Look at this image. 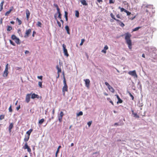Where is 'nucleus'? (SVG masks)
Returning <instances> with one entry per match:
<instances>
[{
    "label": "nucleus",
    "instance_id": "nucleus-1",
    "mask_svg": "<svg viewBox=\"0 0 157 157\" xmlns=\"http://www.w3.org/2000/svg\"><path fill=\"white\" fill-rule=\"evenodd\" d=\"M125 39L126 41V44L128 45V47L131 50L132 48V40L130 38L131 36V34L128 33H127L125 34Z\"/></svg>",
    "mask_w": 157,
    "mask_h": 157
},
{
    "label": "nucleus",
    "instance_id": "nucleus-2",
    "mask_svg": "<svg viewBox=\"0 0 157 157\" xmlns=\"http://www.w3.org/2000/svg\"><path fill=\"white\" fill-rule=\"evenodd\" d=\"M8 64L7 63L5 69L4 71L3 74V76L4 77H6L7 76L8 74L9 73L8 72Z\"/></svg>",
    "mask_w": 157,
    "mask_h": 157
},
{
    "label": "nucleus",
    "instance_id": "nucleus-3",
    "mask_svg": "<svg viewBox=\"0 0 157 157\" xmlns=\"http://www.w3.org/2000/svg\"><path fill=\"white\" fill-rule=\"evenodd\" d=\"M105 84L107 86L108 89L111 92L113 93L114 92V89L109 84L108 82H105Z\"/></svg>",
    "mask_w": 157,
    "mask_h": 157
},
{
    "label": "nucleus",
    "instance_id": "nucleus-4",
    "mask_svg": "<svg viewBox=\"0 0 157 157\" xmlns=\"http://www.w3.org/2000/svg\"><path fill=\"white\" fill-rule=\"evenodd\" d=\"M23 148L24 149H27V151L30 153L31 154V148L29 147L27 143L25 144L24 146L23 147Z\"/></svg>",
    "mask_w": 157,
    "mask_h": 157
},
{
    "label": "nucleus",
    "instance_id": "nucleus-5",
    "mask_svg": "<svg viewBox=\"0 0 157 157\" xmlns=\"http://www.w3.org/2000/svg\"><path fill=\"white\" fill-rule=\"evenodd\" d=\"M63 47L64 55L67 56H68L69 54L68 53L67 50L66 48V46L64 44H63Z\"/></svg>",
    "mask_w": 157,
    "mask_h": 157
},
{
    "label": "nucleus",
    "instance_id": "nucleus-6",
    "mask_svg": "<svg viewBox=\"0 0 157 157\" xmlns=\"http://www.w3.org/2000/svg\"><path fill=\"white\" fill-rule=\"evenodd\" d=\"M31 30L30 29L26 30L25 34L24 37L25 38L28 37L29 36V34L31 33Z\"/></svg>",
    "mask_w": 157,
    "mask_h": 157
},
{
    "label": "nucleus",
    "instance_id": "nucleus-7",
    "mask_svg": "<svg viewBox=\"0 0 157 157\" xmlns=\"http://www.w3.org/2000/svg\"><path fill=\"white\" fill-rule=\"evenodd\" d=\"M84 81L85 82L86 86L87 87V88H89L90 82V80L88 79H84Z\"/></svg>",
    "mask_w": 157,
    "mask_h": 157
},
{
    "label": "nucleus",
    "instance_id": "nucleus-8",
    "mask_svg": "<svg viewBox=\"0 0 157 157\" xmlns=\"http://www.w3.org/2000/svg\"><path fill=\"white\" fill-rule=\"evenodd\" d=\"M128 74L132 76H135L137 77V75L135 70H133L132 71H129L128 72Z\"/></svg>",
    "mask_w": 157,
    "mask_h": 157
},
{
    "label": "nucleus",
    "instance_id": "nucleus-9",
    "mask_svg": "<svg viewBox=\"0 0 157 157\" xmlns=\"http://www.w3.org/2000/svg\"><path fill=\"white\" fill-rule=\"evenodd\" d=\"M31 94H28L26 95L25 98V101L27 103H29L30 101Z\"/></svg>",
    "mask_w": 157,
    "mask_h": 157
},
{
    "label": "nucleus",
    "instance_id": "nucleus-10",
    "mask_svg": "<svg viewBox=\"0 0 157 157\" xmlns=\"http://www.w3.org/2000/svg\"><path fill=\"white\" fill-rule=\"evenodd\" d=\"M26 17L27 18V20L28 21L29 18V16L30 14V12L29 11L28 9H26Z\"/></svg>",
    "mask_w": 157,
    "mask_h": 157
},
{
    "label": "nucleus",
    "instance_id": "nucleus-11",
    "mask_svg": "<svg viewBox=\"0 0 157 157\" xmlns=\"http://www.w3.org/2000/svg\"><path fill=\"white\" fill-rule=\"evenodd\" d=\"M68 90L67 86H64L62 88V91L64 95H65V92L67 91Z\"/></svg>",
    "mask_w": 157,
    "mask_h": 157
},
{
    "label": "nucleus",
    "instance_id": "nucleus-12",
    "mask_svg": "<svg viewBox=\"0 0 157 157\" xmlns=\"http://www.w3.org/2000/svg\"><path fill=\"white\" fill-rule=\"evenodd\" d=\"M31 98L32 99H34L36 98H39V95L37 94H36L34 93H33L32 94Z\"/></svg>",
    "mask_w": 157,
    "mask_h": 157
},
{
    "label": "nucleus",
    "instance_id": "nucleus-13",
    "mask_svg": "<svg viewBox=\"0 0 157 157\" xmlns=\"http://www.w3.org/2000/svg\"><path fill=\"white\" fill-rule=\"evenodd\" d=\"M115 96H116V97L118 100V101L117 102V104L122 103L123 102V101L120 98L119 96L117 95H116Z\"/></svg>",
    "mask_w": 157,
    "mask_h": 157
},
{
    "label": "nucleus",
    "instance_id": "nucleus-14",
    "mask_svg": "<svg viewBox=\"0 0 157 157\" xmlns=\"http://www.w3.org/2000/svg\"><path fill=\"white\" fill-rule=\"evenodd\" d=\"M13 127V123H12L10 124L9 126V131L10 132H11V129Z\"/></svg>",
    "mask_w": 157,
    "mask_h": 157
},
{
    "label": "nucleus",
    "instance_id": "nucleus-15",
    "mask_svg": "<svg viewBox=\"0 0 157 157\" xmlns=\"http://www.w3.org/2000/svg\"><path fill=\"white\" fill-rule=\"evenodd\" d=\"M13 7L12 6L11 7L10 9L9 10L7 11L6 13H5V16H7L8 15L10 14L11 11L13 10Z\"/></svg>",
    "mask_w": 157,
    "mask_h": 157
},
{
    "label": "nucleus",
    "instance_id": "nucleus-16",
    "mask_svg": "<svg viewBox=\"0 0 157 157\" xmlns=\"http://www.w3.org/2000/svg\"><path fill=\"white\" fill-rule=\"evenodd\" d=\"M108 49V46L107 45H106L104 47V49L101 51V52L105 53H106V50Z\"/></svg>",
    "mask_w": 157,
    "mask_h": 157
},
{
    "label": "nucleus",
    "instance_id": "nucleus-17",
    "mask_svg": "<svg viewBox=\"0 0 157 157\" xmlns=\"http://www.w3.org/2000/svg\"><path fill=\"white\" fill-rule=\"evenodd\" d=\"M4 1H2L0 4V11H1L3 10V6L4 3Z\"/></svg>",
    "mask_w": 157,
    "mask_h": 157
},
{
    "label": "nucleus",
    "instance_id": "nucleus-18",
    "mask_svg": "<svg viewBox=\"0 0 157 157\" xmlns=\"http://www.w3.org/2000/svg\"><path fill=\"white\" fill-rule=\"evenodd\" d=\"M80 2L83 5L87 6L88 5L85 0H80Z\"/></svg>",
    "mask_w": 157,
    "mask_h": 157
},
{
    "label": "nucleus",
    "instance_id": "nucleus-19",
    "mask_svg": "<svg viewBox=\"0 0 157 157\" xmlns=\"http://www.w3.org/2000/svg\"><path fill=\"white\" fill-rule=\"evenodd\" d=\"M56 68L58 70L57 73L59 74L61 72V70L60 67H59L58 65L56 66Z\"/></svg>",
    "mask_w": 157,
    "mask_h": 157
},
{
    "label": "nucleus",
    "instance_id": "nucleus-20",
    "mask_svg": "<svg viewBox=\"0 0 157 157\" xmlns=\"http://www.w3.org/2000/svg\"><path fill=\"white\" fill-rule=\"evenodd\" d=\"M132 114L134 115V117H135L136 118H139V116L137 114V113H134L133 110H132Z\"/></svg>",
    "mask_w": 157,
    "mask_h": 157
},
{
    "label": "nucleus",
    "instance_id": "nucleus-21",
    "mask_svg": "<svg viewBox=\"0 0 157 157\" xmlns=\"http://www.w3.org/2000/svg\"><path fill=\"white\" fill-rule=\"evenodd\" d=\"M110 15L111 17L114 20H115L117 21H120V20H118V19H116L115 17V16H114V15L113 14V13H111L110 14Z\"/></svg>",
    "mask_w": 157,
    "mask_h": 157
},
{
    "label": "nucleus",
    "instance_id": "nucleus-22",
    "mask_svg": "<svg viewBox=\"0 0 157 157\" xmlns=\"http://www.w3.org/2000/svg\"><path fill=\"white\" fill-rule=\"evenodd\" d=\"M33 129H30L28 131H27L26 132V134L27 135V136H29L31 133L33 131Z\"/></svg>",
    "mask_w": 157,
    "mask_h": 157
},
{
    "label": "nucleus",
    "instance_id": "nucleus-23",
    "mask_svg": "<svg viewBox=\"0 0 157 157\" xmlns=\"http://www.w3.org/2000/svg\"><path fill=\"white\" fill-rule=\"evenodd\" d=\"M44 119L42 118L39 121L38 124L40 125H41L44 122Z\"/></svg>",
    "mask_w": 157,
    "mask_h": 157
},
{
    "label": "nucleus",
    "instance_id": "nucleus-24",
    "mask_svg": "<svg viewBox=\"0 0 157 157\" xmlns=\"http://www.w3.org/2000/svg\"><path fill=\"white\" fill-rule=\"evenodd\" d=\"M65 28L66 30L67 31V33L68 34H70V32L69 31V28L68 26L67 25H66L65 27Z\"/></svg>",
    "mask_w": 157,
    "mask_h": 157
},
{
    "label": "nucleus",
    "instance_id": "nucleus-25",
    "mask_svg": "<svg viewBox=\"0 0 157 157\" xmlns=\"http://www.w3.org/2000/svg\"><path fill=\"white\" fill-rule=\"evenodd\" d=\"M29 138V136H25V137L24 139V141L26 142L27 143V141H28Z\"/></svg>",
    "mask_w": 157,
    "mask_h": 157
},
{
    "label": "nucleus",
    "instance_id": "nucleus-26",
    "mask_svg": "<svg viewBox=\"0 0 157 157\" xmlns=\"http://www.w3.org/2000/svg\"><path fill=\"white\" fill-rule=\"evenodd\" d=\"M14 41L17 44H20V40L19 39V38H17L14 40Z\"/></svg>",
    "mask_w": 157,
    "mask_h": 157
},
{
    "label": "nucleus",
    "instance_id": "nucleus-27",
    "mask_svg": "<svg viewBox=\"0 0 157 157\" xmlns=\"http://www.w3.org/2000/svg\"><path fill=\"white\" fill-rule=\"evenodd\" d=\"M118 22V24L121 27H123L124 26V24L121 21H117Z\"/></svg>",
    "mask_w": 157,
    "mask_h": 157
},
{
    "label": "nucleus",
    "instance_id": "nucleus-28",
    "mask_svg": "<svg viewBox=\"0 0 157 157\" xmlns=\"http://www.w3.org/2000/svg\"><path fill=\"white\" fill-rule=\"evenodd\" d=\"M16 21H17L18 22V25H20L21 24L22 22L18 18H17L16 19Z\"/></svg>",
    "mask_w": 157,
    "mask_h": 157
},
{
    "label": "nucleus",
    "instance_id": "nucleus-29",
    "mask_svg": "<svg viewBox=\"0 0 157 157\" xmlns=\"http://www.w3.org/2000/svg\"><path fill=\"white\" fill-rule=\"evenodd\" d=\"M42 25V23L41 22L38 21L36 24V25L38 27H41Z\"/></svg>",
    "mask_w": 157,
    "mask_h": 157
},
{
    "label": "nucleus",
    "instance_id": "nucleus-30",
    "mask_svg": "<svg viewBox=\"0 0 157 157\" xmlns=\"http://www.w3.org/2000/svg\"><path fill=\"white\" fill-rule=\"evenodd\" d=\"M12 29V27L11 26H8L7 27V31H10Z\"/></svg>",
    "mask_w": 157,
    "mask_h": 157
},
{
    "label": "nucleus",
    "instance_id": "nucleus-31",
    "mask_svg": "<svg viewBox=\"0 0 157 157\" xmlns=\"http://www.w3.org/2000/svg\"><path fill=\"white\" fill-rule=\"evenodd\" d=\"M83 115V112L82 111H80L78 113H77V117H78L80 116H82Z\"/></svg>",
    "mask_w": 157,
    "mask_h": 157
},
{
    "label": "nucleus",
    "instance_id": "nucleus-32",
    "mask_svg": "<svg viewBox=\"0 0 157 157\" xmlns=\"http://www.w3.org/2000/svg\"><path fill=\"white\" fill-rule=\"evenodd\" d=\"M75 15L77 17H79V13L78 11L76 10L75 11Z\"/></svg>",
    "mask_w": 157,
    "mask_h": 157
},
{
    "label": "nucleus",
    "instance_id": "nucleus-33",
    "mask_svg": "<svg viewBox=\"0 0 157 157\" xmlns=\"http://www.w3.org/2000/svg\"><path fill=\"white\" fill-rule=\"evenodd\" d=\"M118 8L121 10V12H122L123 11H124L125 12V11H126V10L125 9L123 8H121V7H119Z\"/></svg>",
    "mask_w": 157,
    "mask_h": 157
},
{
    "label": "nucleus",
    "instance_id": "nucleus-34",
    "mask_svg": "<svg viewBox=\"0 0 157 157\" xmlns=\"http://www.w3.org/2000/svg\"><path fill=\"white\" fill-rule=\"evenodd\" d=\"M62 117L58 116V118L60 122H61L62 121Z\"/></svg>",
    "mask_w": 157,
    "mask_h": 157
},
{
    "label": "nucleus",
    "instance_id": "nucleus-35",
    "mask_svg": "<svg viewBox=\"0 0 157 157\" xmlns=\"http://www.w3.org/2000/svg\"><path fill=\"white\" fill-rule=\"evenodd\" d=\"M16 38H17V37L15 35H12L11 38L12 40H14Z\"/></svg>",
    "mask_w": 157,
    "mask_h": 157
},
{
    "label": "nucleus",
    "instance_id": "nucleus-36",
    "mask_svg": "<svg viewBox=\"0 0 157 157\" xmlns=\"http://www.w3.org/2000/svg\"><path fill=\"white\" fill-rule=\"evenodd\" d=\"M5 115H0V120H2L4 118Z\"/></svg>",
    "mask_w": 157,
    "mask_h": 157
},
{
    "label": "nucleus",
    "instance_id": "nucleus-37",
    "mask_svg": "<svg viewBox=\"0 0 157 157\" xmlns=\"http://www.w3.org/2000/svg\"><path fill=\"white\" fill-rule=\"evenodd\" d=\"M129 95L131 97L132 100H133L134 99V96L131 94L129 92H128Z\"/></svg>",
    "mask_w": 157,
    "mask_h": 157
},
{
    "label": "nucleus",
    "instance_id": "nucleus-38",
    "mask_svg": "<svg viewBox=\"0 0 157 157\" xmlns=\"http://www.w3.org/2000/svg\"><path fill=\"white\" fill-rule=\"evenodd\" d=\"M85 41V40L84 39H82L81 40V41L80 44V45L82 46L83 45L84 42Z\"/></svg>",
    "mask_w": 157,
    "mask_h": 157
},
{
    "label": "nucleus",
    "instance_id": "nucleus-39",
    "mask_svg": "<svg viewBox=\"0 0 157 157\" xmlns=\"http://www.w3.org/2000/svg\"><path fill=\"white\" fill-rule=\"evenodd\" d=\"M140 27H136L135 28H134L133 30V31H136L138 30L139 29H140Z\"/></svg>",
    "mask_w": 157,
    "mask_h": 157
},
{
    "label": "nucleus",
    "instance_id": "nucleus-40",
    "mask_svg": "<svg viewBox=\"0 0 157 157\" xmlns=\"http://www.w3.org/2000/svg\"><path fill=\"white\" fill-rule=\"evenodd\" d=\"M10 44H12V45L14 46H15V44L13 41H12L11 40H10Z\"/></svg>",
    "mask_w": 157,
    "mask_h": 157
},
{
    "label": "nucleus",
    "instance_id": "nucleus-41",
    "mask_svg": "<svg viewBox=\"0 0 157 157\" xmlns=\"http://www.w3.org/2000/svg\"><path fill=\"white\" fill-rule=\"evenodd\" d=\"M38 85L41 88H42V82H38Z\"/></svg>",
    "mask_w": 157,
    "mask_h": 157
},
{
    "label": "nucleus",
    "instance_id": "nucleus-42",
    "mask_svg": "<svg viewBox=\"0 0 157 157\" xmlns=\"http://www.w3.org/2000/svg\"><path fill=\"white\" fill-rule=\"evenodd\" d=\"M56 21H57V24L58 26L59 27H61V24L60 23L58 20H57Z\"/></svg>",
    "mask_w": 157,
    "mask_h": 157
},
{
    "label": "nucleus",
    "instance_id": "nucleus-43",
    "mask_svg": "<svg viewBox=\"0 0 157 157\" xmlns=\"http://www.w3.org/2000/svg\"><path fill=\"white\" fill-rule=\"evenodd\" d=\"M125 12L126 13L127 15L128 16H129L131 14V13L129 12L128 11H127V10H126V11H125Z\"/></svg>",
    "mask_w": 157,
    "mask_h": 157
},
{
    "label": "nucleus",
    "instance_id": "nucleus-44",
    "mask_svg": "<svg viewBox=\"0 0 157 157\" xmlns=\"http://www.w3.org/2000/svg\"><path fill=\"white\" fill-rule=\"evenodd\" d=\"M63 115H64V114H63V112L62 111H61L60 112L59 115V116L63 117Z\"/></svg>",
    "mask_w": 157,
    "mask_h": 157
},
{
    "label": "nucleus",
    "instance_id": "nucleus-45",
    "mask_svg": "<svg viewBox=\"0 0 157 157\" xmlns=\"http://www.w3.org/2000/svg\"><path fill=\"white\" fill-rule=\"evenodd\" d=\"M68 13L66 11H65V15H64L65 17H68Z\"/></svg>",
    "mask_w": 157,
    "mask_h": 157
},
{
    "label": "nucleus",
    "instance_id": "nucleus-46",
    "mask_svg": "<svg viewBox=\"0 0 157 157\" xmlns=\"http://www.w3.org/2000/svg\"><path fill=\"white\" fill-rule=\"evenodd\" d=\"M58 14H59V15H58V17H59L60 19H61L62 15H61V13H58Z\"/></svg>",
    "mask_w": 157,
    "mask_h": 157
},
{
    "label": "nucleus",
    "instance_id": "nucleus-47",
    "mask_svg": "<svg viewBox=\"0 0 157 157\" xmlns=\"http://www.w3.org/2000/svg\"><path fill=\"white\" fill-rule=\"evenodd\" d=\"M9 112H12V108H11V105L9 107Z\"/></svg>",
    "mask_w": 157,
    "mask_h": 157
},
{
    "label": "nucleus",
    "instance_id": "nucleus-48",
    "mask_svg": "<svg viewBox=\"0 0 157 157\" xmlns=\"http://www.w3.org/2000/svg\"><path fill=\"white\" fill-rule=\"evenodd\" d=\"M63 82L64 86H67V84H66V82L65 79L64 78L63 81Z\"/></svg>",
    "mask_w": 157,
    "mask_h": 157
},
{
    "label": "nucleus",
    "instance_id": "nucleus-49",
    "mask_svg": "<svg viewBox=\"0 0 157 157\" xmlns=\"http://www.w3.org/2000/svg\"><path fill=\"white\" fill-rule=\"evenodd\" d=\"M92 121H89L88 122L87 124L89 127H90V125H91V124H92Z\"/></svg>",
    "mask_w": 157,
    "mask_h": 157
},
{
    "label": "nucleus",
    "instance_id": "nucleus-50",
    "mask_svg": "<svg viewBox=\"0 0 157 157\" xmlns=\"http://www.w3.org/2000/svg\"><path fill=\"white\" fill-rule=\"evenodd\" d=\"M54 5V6L55 7H56V9H57V8H59V7H58V5L57 4H55H55H54V5Z\"/></svg>",
    "mask_w": 157,
    "mask_h": 157
},
{
    "label": "nucleus",
    "instance_id": "nucleus-51",
    "mask_svg": "<svg viewBox=\"0 0 157 157\" xmlns=\"http://www.w3.org/2000/svg\"><path fill=\"white\" fill-rule=\"evenodd\" d=\"M114 1H113V0H109V3L110 4L113 3H114Z\"/></svg>",
    "mask_w": 157,
    "mask_h": 157
},
{
    "label": "nucleus",
    "instance_id": "nucleus-52",
    "mask_svg": "<svg viewBox=\"0 0 157 157\" xmlns=\"http://www.w3.org/2000/svg\"><path fill=\"white\" fill-rule=\"evenodd\" d=\"M3 19V18H1L0 20V24H2Z\"/></svg>",
    "mask_w": 157,
    "mask_h": 157
},
{
    "label": "nucleus",
    "instance_id": "nucleus-53",
    "mask_svg": "<svg viewBox=\"0 0 157 157\" xmlns=\"http://www.w3.org/2000/svg\"><path fill=\"white\" fill-rule=\"evenodd\" d=\"M42 76H38L37 77V78H39V79H40L41 80H42Z\"/></svg>",
    "mask_w": 157,
    "mask_h": 157
},
{
    "label": "nucleus",
    "instance_id": "nucleus-54",
    "mask_svg": "<svg viewBox=\"0 0 157 157\" xmlns=\"http://www.w3.org/2000/svg\"><path fill=\"white\" fill-rule=\"evenodd\" d=\"M56 9L57 10V12L58 13H60V9L59 8H57V9Z\"/></svg>",
    "mask_w": 157,
    "mask_h": 157
},
{
    "label": "nucleus",
    "instance_id": "nucleus-55",
    "mask_svg": "<svg viewBox=\"0 0 157 157\" xmlns=\"http://www.w3.org/2000/svg\"><path fill=\"white\" fill-rule=\"evenodd\" d=\"M55 112V109H53L52 111V114L53 116H54V115Z\"/></svg>",
    "mask_w": 157,
    "mask_h": 157
},
{
    "label": "nucleus",
    "instance_id": "nucleus-56",
    "mask_svg": "<svg viewBox=\"0 0 157 157\" xmlns=\"http://www.w3.org/2000/svg\"><path fill=\"white\" fill-rule=\"evenodd\" d=\"M59 150H58V149H57V151H56V157L57 156V154L59 152Z\"/></svg>",
    "mask_w": 157,
    "mask_h": 157
},
{
    "label": "nucleus",
    "instance_id": "nucleus-57",
    "mask_svg": "<svg viewBox=\"0 0 157 157\" xmlns=\"http://www.w3.org/2000/svg\"><path fill=\"white\" fill-rule=\"evenodd\" d=\"M36 33V32L35 31H34L33 32V35H32V36H33V37H34V35Z\"/></svg>",
    "mask_w": 157,
    "mask_h": 157
},
{
    "label": "nucleus",
    "instance_id": "nucleus-58",
    "mask_svg": "<svg viewBox=\"0 0 157 157\" xmlns=\"http://www.w3.org/2000/svg\"><path fill=\"white\" fill-rule=\"evenodd\" d=\"M136 17V16H134L133 17H130L129 18V19L131 20H133L134 18H135Z\"/></svg>",
    "mask_w": 157,
    "mask_h": 157
},
{
    "label": "nucleus",
    "instance_id": "nucleus-59",
    "mask_svg": "<svg viewBox=\"0 0 157 157\" xmlns=\"http://www.w3.org/2000/svg\"><path fill=\"white\" fill-rule=\"evenodd\" d=\"M29 53V52L28 51L26 50L25 52V54H28Z\"/></svg>",
    "mask_w": 157,
    "mask_h": 157
},
{
    "label": "nucleus",
    "instance_id": "nucleus-60",
    "mask_svg": "<svg viewBox=\"0 0 157 157\" xmlns=\"http://www.w3.org/2000/svg\"><path fill=\"white\" fill-rule=\"evenodd\" d=\"M116 17L117 18H120V16L119 15V14H117V15H116Z\"/></svg>",
    "mask_w": 157,
    "mask_h": 157
},
{
    "label": "nucleus",
    "instance_id": "nucleus-61",
    "mask_svg": "<svg viewBox=\"0 0 157 157\" xmlns=\"http://www.w3.org/2000/svg\"><path fill=\"white\" fill-rule=\"evenodd\" d=\"M97 1L99 3H100L101 2H102V0H97Z\"/></svg>",
    "mask_w": 157,
    "mask_h": 157
},
{
    "label": "nucleus",
    "instance_id": "nucleus-62",
    "mask_svg": "<svg viewBox=\"0 0 157 157\" xmlns=\"http://www.w3.org/2000/svg\"><path fill=\"white\" fill-rule=\"evenodd\" d=\"M60 21L62 23V24H63L64 23L62 19H60Z\"/></svg>",
    "mask_w": 157,
    "mask_h": 157
},
{
    "label": "nucleus",
    "instance_id": "nucleus-63",
    "mask_svg": "<svg viewBox=\"0 0 157 157\" xmlns=\"http://www.w3.org/2000/svg\"><path fill=\"white\" fill-rule=\"evenodd\" d=\"M10 23L12 24H14V22L13 21H11Z\"/></svg>",
    "mask_w": 157,
    "mask_h": 157
},
{
    "label": "nucleus",
    "instance_id": "nucleus-64",
    "mask_svg": "<svg viewBox=\"0 0 157 157\" xmlns=\"http://www.w3.org/2000/svg\"><path fill=\"white\" fill-rule=\"evenodd\" d=\"M20 108V105L17 107V110H18Z\"/></svg>",
    "mask_w": 157,
    "mask_h": 157
}]
</instances>
